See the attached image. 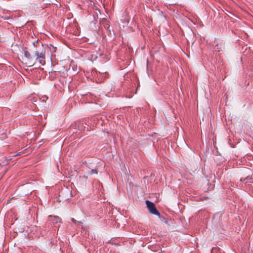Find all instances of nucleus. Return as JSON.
Wrapping results in <instances>:
<instances>
[{"instance_id":"obj_1","label":"nucleus","mask_w":253,"mask_h":253,"mask_svg":"<svg viewBox=\"0 0 253 253\" xmlns=\"http://www.w3.org/2000/svg\"><path fill=\"white\" fill-rule=\"evenodd\" d=\"M34 61L35 63L38 61L42 65L45 64V51L42 45L40 49L37 48L34 52Z\"/></svg>"},{"instance_id":"obj_2","label":"nucleus","mask_w":253,"mask_h":253,"mask_svg":"<svg viewBox=\"0 0 253 253\" xmlns=\"http://www.w3.org/2000/svg\"><path fill=\"white\" fill-rule=\"evenodd\" d=\"M146 204L147 206V208L149 211V212L151 214L156 215L159 217L160 216L161 214L159 211L156 209L155 205L154 204L148 200L146 201Z\"/></svg>"},{"instance_id":"obj_3","label":"nucleus","mask_w":253,"mask_h":253,"mask_svg":"<svg viewBox=\"0 0 253 253\" xmlns=\"http://www.w3.org/2000/svg\"><path fill=\"white\" fill-rule=\"evenodd\" d=\"M24 56L26 60V64H28L29 66H32L35 64V61L34 59L31 56L30 52L27 50H25L24 52Z\"/></svg>"},{"instance_id":"obj_4","label":"nucleus","mask_w":253,"mask_h":253,"mask_svg":"<svg viewBox=\"0 0 253 253\" xmlns=\"http://www.w3.org/2000/svg\"><path fill=\"white\" fill-rule=\"evenodd\" d=\"M51 220L53 224H56L60 222L61 218L57 216H53V219Z\"/></svg>"},{"instance_id":"obj_5","label":"nucleus","mask_w":253,"mask_h":253,"mask_svg":"<svg viewBox=\"0 0 253 253\" xmlns=\"http://www.w3.org/2000/svg\"><path fill=\"white\" fill-rule=\"evenodd\" d=\"M98 172L96 169H92L90 172V174H97Z\"/></svg>"},{"instance_id":"obj_6","label":"nucleus","mask_w":253,"mask_h":253,"mask_svg":"<svg viewBox=\"0 0 253 253\" xmlns=\"http://www.w3.org/2000/svg\"><path fill=\"white\" fill-rule=\"evenodd\" d=\"M72 221L75 223H77V221L76 219H75L74 218H72Z\"/></svg>"},{"instance_id":"obj_7","label":"nucleus","mask_w":253,"mask_h":253,"mask_svg":"<svg viewBox=\"0 0 253 253\" xmlns=\"http://www.w3.org/2000/svg\"><path fill=\"white\" fill-rule=\"evenodd\" d=\"M21 154H22V152H19V153H17V154H16L14 155V156H18V155H21Z\"/></svg>"}]
</instances>
